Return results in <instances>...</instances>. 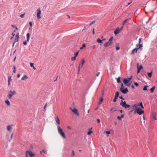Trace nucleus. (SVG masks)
I'll list each match as a JSON object with an SVG mask.
<instances>
[{"mask_svg": "<svg viewBox=\"0 0 157 157\" xmlns=\"http://www.w3.org/2000/svg\"><path fill=\"white\" fill-rule=\"evenodd\" d=\"M58 130L59 133L64 138H66L64 133L60 126H58Z\"/></svg>", "mask_w": 157, "mask_h": 157, "instance_id": "1", "label": "nucleus"}, {"mask_svg": "<svg viewBox=\"0 0 157 157\" xmlns=\"http://www.w3.org/2000/svg\"><path fill=\"white\" fill-rule=\"evenodd\" d=\"M120 105H121L122 107H124L125 109L128 108L130 106V105L127 104L125 101H123L122 100L121 101Z\"/></svg>", "mask_w": 157, "mask_h": 157, "instance_id": "2", "label": "nucleus"}, {"mask_svg": "<svg viewBox=\"0 0 157 157\" xmlns=\"http://www.w3.org/2000/svg\"><path fill=\"white\" fill-rule=\"evenodd\" d=\"M16 92L15 90L12 91L11 90H10V94H9L7 95V97L9 99H11V97L14 95L16 94Z\"/></svg>", "mask_w": 157, "mask_h": 157, "instance_id": "3", "label": "nucleus"}, {"mask_svg": "<svg viewBox=\"0 0 157 157\" xmlns=\"http://www.w3.org/2000/svg\"><path fill=\"white\" fill-rule=\"evenodd\" d=\"M37 17L38 19H40L41 18V17L40 16L41 14V10L40 9V8L38 9L37 10Z\"/></svg>", "mask_w": 157, "mask_h": 157, "instance_id": "4", "label": "nucleus"}, {"mask_svg": "<svg viewBox=\"0 0 157 157\" xmlns=\"http://www.w3.org/2000/svg\"><path fill=\"white\" fill-rule=\"evenodd\" d=\"M144 113V111L142 110L140 108H137V113L139 114L140 115H141Z\"/></svg>", "mask_w": 157, "mask_h": 157, "instance_id": "5", "label": "nucleus"}, {"mask_svg": "<svg viewBox=\"0 0 157 157\" xmlns=\"http://www.w3.org/2000/svg\"><path fill=\"white\" fill-rule=\"evenodd\" d=\"M121 91L122 93L124 94H127L128 92V89L127 88H125L124 89H122L121 90Z\"/></svg>", "mask_w": 157, "mask_h": 157, "instance_id": "6", "label": "nucleus"}, {"mask_svg": "<svg viewBox=\"0 0 157 157\" xmlns=\"http://www.w3.org/2000/svg\"><path fill=\"white\" fill-rule=\"evenodd\" d=\"M73 112L77 116H78L79 113H78L77 109L74 108V109L72 110Z\"/></svg>", "mask_w": 157, "mask_h": 157, "instance_id": "7", "label": "nucleus"}, {"mask_svg": "<svg viewBox=\"0 0 157 157\" xmlns=\"http://www.w3.org/2000/svg\"><path fill=\"white\" fill-rule=\"evenodd\" d=\"M120 31V30H119V28H118L114 32V33L115 35H116L119 33V32Z\"/></svg>", "mask_w": 157, "mask_h": 157, "instance_id": "8", "label": "nucleus"}, {"mask_svg": "<svg viewBox=\"0 0 157 157\" xmlns=\"http://www.w3.org/2000/svg\"><path fill=\"white\" fill-rule=\"evenodd\" d=\"M123 81L125 85H126L129 82L128 80L126 78H124Z\"/></svg>", "mask_w": 157, "mask_h": 157, "instance_id": "9", "label": "nucleus"}, {"mask_svg": "<svg viewBox=\"0 0 157 157\" xmlns=\"http://www.w3.org/2000/svg\"><path fill=\"white\" fill-rule=\"evenodd\" d=\"M112 44V43L111 42H109V41H108L107 42L104 44V46L105 47H106Z\"/></svg>", "mask_w": 157, "mask_h": 157, "instance_id": "10", "label": "nucleus"}, {"mask_svg": "<svg viewBox=\"0 0 157 157\" xmlns=\"http://www.w3.org/2000/svg\"><path fill=\"white\" fill-rule=\"evenodd\" d=\"M56 121L58 124H60L59 119L58 116H57L56 118Z\"/></svg>", "mask_w": 157, "mask_h": 157, "instance_id": "11", "label": "nucleus"}, {"mask_svg": "<svg viewBox=\"0 0 157 157\" xmlns=\"http://www.w3.org/2000/svg\"><path fill=\"white\" fill-rule=\"evenodd\" d=\"M12 125H8L7 126L6 129L8 131H10L12 128Z\"/></svg>", "mask_w": 157, "mask_h": 157, "instance_id": "12", "label": "nucleus"}, {"mask_svg": "<svg viewBox=\"0 0 157 157\" xmlns=\"http://www.w3.org/2000/svg\"><path fill=\"white\" fill-rule=\"evenodd\" d=\"M85 63V61L84 59H82L81 61V68H82V67L83 66Z\"/></svg>", "mask_w": 157, "mask_h": 157, "instance_id": "13", "label": "nucleus"}, {"mask_svg": "<svg viewBox=\"0 0 157 157\" xmlns=\"http://www.w3.org/2000/svg\"><path fill=\"white\" fill-rule=\"evenodd\" d=\"M19 38V36L18 35V33L15 36V41L17 42L18 41V39Z\"/></svg>", "mask_w": 157, "mask_h": 157, "instance_id": "14", "label": "nucleus"}, {"mask_svg": "<svg viewBox=\"0 0 157 157\" xmlns=\"http://www.w3.org/2000/svg\"><path fill=\"white\" fill-rule=\"evenodd\" d=\"M35 154L34 153H33L30 151V152L29 153V155L30 156V157H33V156H34Z\"/></svg>", "mask_w": 157, "mask_h": 157, "instance_id": "15", "label": "nucleus"}, {"mask_svg": "<svg viewBox=\"0 0 157 157\" xmlns=\"http://www.w3.org/2000/svg\"><path fill=\"white\" fill-rule=\"evenodd\" d=\"M137 50L138 49L137 48H135L133 49L132 51L131 54H133L135 52H136V53L137 51Z\"/></svg>", "mask_w": 157, "mask_h": 157, "instance_id": "16", "label": "nucleus"}, {"mask_svg": "<svg viewBox=\"0 0 157 157\" xmlns=\"http://www.w3.org/2000/svg\"><path fill=\"white\" fill-rule=\"evenodd\" d=\"M5 103L8 106H10V104L9 101L8 100H6L5 101Z\"/></svg>", "mask_w": 157, "mask_h": 157, "instance_id": "17", "label": "nucleus"}, {"mask_svg": "<svg viewBox=\"0 0 157 157\" xmlns=\"http://www.w3.org/2000/svg\"><path fill=\"white\" fill-rule=\"evenodd\" d=\"M103 100V97H102L101 98H100L99 99V105H100L101 104V102H102Z\"/></svg>", "mask_w": 157, "mask_h": 157, "instance_id": "18", "label": "nucleus"}, {"mask_svg": "<svg viewBox=\"0 0 157 157\" xmlns=\"http://www.w3.org/2000/svg\"><path fill=\"white\" fill-rule=\"evenodd\" d=\"M119 95V92L118 91H117L114 97L118 98Z\"/></svg>", "mask_w": 157, "mask_h": 157, "instance_id": "19", "label": "nucleus"}, {"mask_svg": "<svg viewBox=\"0 0 157 157\" xmlns=\"http://www.w3.org/2000/svg\"><path fill=\"white\" fill-rule=\"evenodd\" d=\"M136 46H137V49H138L142 47H143V45H142V44H139V45H138V44H137L136 45Z\"/></svg>", "mask_w": 157, "mask_h": 157, "instance_id": "20", "label": "nucleus"}, {"mask_svg": "<svg viewBox=\"0 0 157 157\" xmlns=\"http://www.w3.org/2000/svg\"><path fill=\"white\" fill-rule=\"evenodd\" d=\"M137 69H139L140 70H141V69L143 68V67L141 65H140V67H139V63L137 64Z\"/></svg>", "mask_w": 157, "mask_h": 157, "instance_id": "21", "label": "nucleus"}, {"mask_svg": "<svg viewBox=\"0 0 157 157\" xmlns=\"http://www.w3.org/2000/svg\"><path fill=\"white\" fill-rule=\"evenodd\" d=\"M28 77L26 75H24L21 78L22 80H25V79H27Z\"/></svg>", "mask_w": 157, "mask_h": 157, "instance_id": "22", "label": "nucleus"}, {"mask_svg": "<svg viewBox=\"0 0 157 157\" xmlns=\"http://www.w3.org/2000/svg\"><path fill=\"white\" fill-rule=\"evenodd\" d=\"M26 36H27V41L29 42V37H30V34L29 33H27Z\"/></svg>", "mask_w": 157, "mask_h": 157, "instance_id": "23", "label": "nucleus"}, {"mask_svg": "<svg viewBox=\"0 0 157 157\" xmlns=\"http://www.w3.org/2000/svg\"><path fill=\"white\" fill-rule=\"evenodd\" d=\"M30 152V151L29 150L26 151L25 153V156L26 157H28V155H29V153Z\"/></svg>", "mask_w": 157, "mask_h": 157, "instance_id": "24", "label": "nucleus"}, {"mask_svg": "<svg viewBox=\"0 0 157 157\" xmlns=\"http://www.w3.org/2000/svg\"><path fill=\"white\" fill-rule=\"evenodd\" d=\"M97 42H98V43H102V40H101L99 38H98V39H97Z\"/></svg>", "mask_w": 157, "mask_h": 157, "instance_id": "25", "label": "nucleus"}, {"mask_svg": "<svg viewBox=\"0 0 157 157\" xmlns=\"http://www.w3.org/2000/svg\"><path fill=\"white\" fill-rule=\"evenodd\" d=\"M30 67H33V69L34 70H36V68H35V67L34 66V64H33V63H30Z\"/></svg>", "mask_w": 157, "mask_h": 157, "instance_id": "26", "label": "nucleus"}, {"mask_svg": "<svg viewBox=\"0 0 157 157\" xmlns=\"http://www.w3.org/2000/svg\"><path fill=\"white\" fill-rule=\"evenodd\" d=\"M152 71H151V72L148 73V74H147L148 75L149 78H151V77L152 75Z\"/></svg>", "mask_w": 157, "mask_h": 157, "instance_id": "27", "label": "nucleus"}, {"mask_svg": "<svg viewBox=\"0 0 157 157\" xmlns=\"http://www.w3.org/2000/svg\"><path fill=\"white\" fill-rule=\"evenodd\" d=\"M155 86H154L151 88V89H150L151 93H152L153 92L154 90H155Z\"/></svg>", "mask_w": 157, "mask_h": 157, "instance_id": "28", "label": "nucleus"}, {"mask_svg": "<svg viewBox=\"0 0 157 157\" xmlns=\"http://www.w3.org/2000/svg\"><path fill=\"white\" fill-rule=\"evenodd\" d=\"M42 152H43L44 154H46L47 152V150H43L42 151H40V153L42 155Z\"/></svg>", "mask_w": 157, "mask_h": 157, "instance_id": "29", "label": "nucleus"}, {"mask_svg": "<svg viewBox=\"0 0 157 157\" xmlns=\"http://www.w3.org/2000/svg\"><path fill=\"white\" fill-rule=\"evenodd\" d=\"M85 47H86V44H84L82 45V46L80 48V50H82L83 48H85Z\"/></svg>", "mask_w": 157, "mask_h": 157, "instance_id": "30", "label": "nucleus"}, {"mask_svg": "<svg viewBox=\"0 0 157 157\" xmlns=\"http://www.w3.org/2000/svg\"><path fill=\"white\" fill-rule=\"evenodd\" d=\"M80 64H79V65L78 67L77 74H78L79 73L80 70Z\"/></svg>", "mask_w": 157, "mask_h": 157, "instance_id": "31", "label": "nucleus"}, {"mask_svg": "<svg viewBox=\"0 0 157 157\" xmlns=\"http://www.w3.org/2000/svg\"><path fill=\"white\" fill-rule=\"evenodd\" d=\"M124 87L123 86V83H122L121 84V87L120 88V90L122 89H124Z\"/></svg>", "mask_w": 157, "mask_h": 157, "instance_id": "32", "label": "nucleus"}, {"mask_svg": "<svg viewBox=\"0 0 157 157\" xmlns=\"http://www.w3.org/2000/svg\"><path fill=\"white\" fill-rule=\"evenodd\" d=\"M139 105L142 108H143V109L144 108V107L143 105L142 102H141L139 104Z\"/></svg>", "mask_w": 157, "mask_h": 157, "instance_id": "33", "label": "nucleus"}, {"mask_svg": "<svg viewBox=\"0 0 157 157\" xmlns=\"http://www.w3.org/2000/svg\"><path fill=\"white\" fill-rule=\"evenodd\" d=\"M113 36H112L111 37L110 39H109V42H111L112 43V40H113Z\"/></svg>", "mask_w": 157, "mask_h": 157, "instance_id": "34", "label": "nucleus"}, {"mask_svg": "<svg viewBox=\"0 0 157 157\" xmlns=\"http://www.w3.org/2000/svg\"><path fill=\"white\" fill-rule=\"evenodd\" d=\"M121 78L120 77H119L117 78V83H120L121 82V80H120Z\"/></svg>", "mask_w": 157, "mask_h": 157, "instance_id": "35", "label": "nucleus"}, {"mask_svg": "<svg viewBox=\"0 0 157 157\" xmlns=\"http://www.w3.org/2000/svg\"><path fill=\"white\" fill-rule=\"evenodd\" d=\"M148 87L147 86H145L144 88H143V90H147V87Z\"/></svg>", "mask_w": 157, "mask_h": 157, "instance_id": "36", "label": "nucleus"}, {"mask_svg": "<svg viewBox=\"0 0 157 157\" xmlns=\"http://www.w3.org/2000/svg\"><path fill=\"white\" fill-rule=\"evenodd\" d=\"M128 19H126L123 22L122 25H124V24L126 23V22L127 21Z\"/></svg>", "mask_w": 157, "mask_h": 157, "instance_id": "37", "label": "nucleus"}, {"mask_svg": "<svg viewBox=\"0 0 157 157\" xmlns=\"http://www.w3.org/2000/svg\"><path fill=\"white\" fill-rule=\"evenodd\" d=\"M76 57L74 56V57H72L71 58V60L72 61L75 60L76 59Z\"/></svg>", "mask_w": 157, "mask_h": 157, "instance_id": "38", "label": "nucleus"}, {"mask_svg": "<svg viewBox=\"0 0 157 157\" xmlns=\"http://www.w3.org/2000/svg\"><path fill=\"white\" fill-rule=\"evenodd\" d=\"M75 155V152L74 150H72V155H71V156L72 157H73Z\"/></svg>", "mask_w": 157, "mask_h": 157, "instance_id": "39", "label": "nucleus"}, {"mask_svg": "<svg viewBox=\"0 0 157 157\" xmlns=\"http://www.w3.org/2000/svg\"><path fill=\"white\" fill-rule=\"evenodd\" d=\"M92 132H93L91 130H90L89 132H88L87 135H90L92 133Z\"/></svg>", "mask_w": 157, "mask_h": 157, "instance_id": "40", "label": "nucleus"}, {"mask_svg": "<svg viewBox=\"0 0 157 157\" xmlns=\"http://www.w3.org/2000/svg\"><path fill=\"white\" fill-rule=\"evenodd\" d=\"M117 98L114 97V98L113 99V102H116L117 101Z\"/></svg>", "mask_w": 157, "mask_h": 157, "instance_id": "41", "label": "nucleus"}, {"mask_svg": "<svg viewBox=\"0 0 157 157\" xmlns=\"http://www.w3.org/2000/svg\"><path fill=\"white\" fill-rule=\"evenodd\" d=\"M95 22V21H94L91 22V23L89 24V26H91L92 24L94 23Z\"/></svg>", "mask_w": 157, "mask_h": 157, "instance_id": "42", "label": "nucleus"}, {"mask_svg": "<svg viewBox=\"0 0 157 157\" xmlns=\"http://www.w3.org/2000/svg\"><path fill=\"white\" fill-rule=\"evenodd\" d=\"M11 76H9L8 78V81H12V79H11Z\"/></svg>", "mask_w": 157, "mask_h": 157, "instance_id": "43", "label": "nucleus"}, {"mask_svg": "<svg viewBox=\"0 0 157 157\" xmlns=\"http://www.w3.org/2000/svg\"><path fill=\"white\" fill-rule=\"evenodd\" d=\"M105 133L108 134L107 136H109V134L110 133V132L109 131H106Z\"/></svg>", "mask_w": 157, "mask_h": 157, "instance_id": "44", "label": "nucleus"}, {"mask_svg": "<svg viewBox=\"0 0 157 157\" xmlns=\"http://www.w3.org/2000/svg\"><path fill=\"white\" fill-rule=\"evenodd\" d=\"M117 119L119 121H121L122 120V118L120 117V116H118L117 117Z\"/></svg>", "mask_w": 157, "mask_h": 157, "instance_id": "45", "label": "nucleus"}, {"mask_svg": "<svg viewBox=\"0 0 157 157\" xmlns=\"http://www.w3.org/2000/svg\"><path fill=\"white\" fill-rule=\"evenodd\" d=\"M79 51L76 52L75 54V56L76 57L78 55Z\"/></svg>", "mask_w": 157, "mask_h": 157, "instance_id": "46", "label": "nucleus"}, {"mask_svg": "<svg viewBox=\"0 0 157 157\" xmlns=\"http://www.w3.org/2000/svg\"><path fill=\"white\" fill-rule=\"evenodd\" d=\"M25 13L21 14L20 15V17L21 18H23L25 15Z\"/></svg>", "mask_w": 157, "mask_h": 157, "instance_id": "47", "label": "nucleus"}, {"mask_svg": "<svg viewBox=\"0 0 157 157\" xmlns=\"http://www.w3.org/2000/svg\"><path fill=\"white\" fill-rule=\"evenodd\" d=\"M134 84L136 86H137L139 85V84L137 82H135Z\"/></svg>", "mask_w": 157, "mask_h": 157, "instance_id": "48", "label": "nucleus"}, {"mask_svg": "<svg viewBox=\"0 0 157 157\" xmlns=\"http://www.w3.org/2000/svg\"><path fill=\"white\" fill-rule=\"evenodd\" d=\"M120 47L118 46H117L116 47V50L117 51L120 49Z\"/></svg>", "mask_w": 157, "mask_h": 157, "instance_id": "49", "label": "nucleus"}, {"mask_svg": "<svg viewBox=\"0 0 157 157\" xmlns=\"http://www.w3.org/2000/svg\"><path fill=\"white\" fill-rule=\"evenodd\" d=\"M132 76L131 77H130L129 78H128L127 79V80H128V81L129 82L132 79Z\"/></svg>", "mask_w": 157, "mask_h": 157, "instance_id": "50", "label": "nucleus"}, {"mask_svg": "<svg viewBox=\"0 0 157 157\" xmlns=\"http://www.w3.org/2000/svg\"><path fill=\"white\" fill-rule=\"evenodd\" d=\"M97 123H99L100 122V120L99 119H98L97 120Z\"/></svg>", "mask_w": 157, "mask_h": 157, "instance_id": "51", "label": "nucleus"}, {"mask_svg": "<svg viewBox=\"0 0 157 157\" xmlns=\"http://www.w3.org/2000/svg\"><path fill=\"white\" fill-rule=\"evenodd\" d=\"M23 44L24 45H26L27 44V41H24L23 42Z\"/></svg>", "mask_w": 157, "mask_h": 157, "instance_id": "52", "label": "nucleus"}, {"mask_svg": "<svg viewBox=\"0 0 157 157\" xmlns=\"http://www.w3.org/2000/svg\"><path fill=\"white\" fill-rule=\"evenodd\" d=\"M119 98L122 99V100H124V99L122 97V96H120L119 97Z\"/></svg>", "mask_w": 157, "mask_h": 157, "instance_id": "53", "label": "nucleus"}, {"mask_svg": "<svg viewBox=\"0 0 157 157\" xmlns=\"http://www.w3.org/2000/svg\"><path fill=\"white\" fill-rule=\"evenodd\" d=\"M29 24L30 26L31 27H32V22H31V21L29 23Z\"/></svg>", "mask_w": 157, "mask_h": 157, "instance_id": "54", "label": "nucleus"}, {"mask_svg": "<svg viewBox=\"0 0 157 157\" xmlns=\"http://www.w3.org/2000/svg\"><path fill=\"white\" fill-rule=\"evenodd\" d=\"M137 108H135V111H134V114H135L136 113H137Z\"/></svg>", "mask_w": 157, "mask_h": 157, "instance_id": "55", "label": "nucleus"}, {"mask_svg": "<svg viewBox=\"0 0 157 157\" xmlns=\"http://www.w3.org/2000/svg\"><path fill=\"white\" fill-rule=\"evenodd\" d=\"M123 29V26H121L120 29L119 30H120V31H121L122 30V29Z\"/></svg>", "mask_w": 157, "mask_h": 157, "instance_id": "56", "label": "nucleus"}, {"mask_svg": "<svg viewBox=\"0 0 157 157\" xmlns=\"http://www.w3.org/2000/svg\"><path fill=\"white\" fill-rule=\"evenodd\" d=\"M96 46L95 45H94L92 46V48L93 49H94L96 48Z\"/></svg>", "mask_w": 157, "mask_h": 157, "instance_id": "57", "label": "nucleus"}, {"mask_svg": "<svg viewBox=\"0 0 157 157\" xmlns=\"http://www.w3.org/2000/svg\"><path fill=\"white\" fill-rule=\"evenodd\" d=\"M92 33L93 35H94L95 33L94 29H93Z\"/></svg>", "mask_w": 157, "mask_h": 157, "instance_id": "58", "label": "nucleus"}, {"mask_svg": "<svg viewBox=\"0 0 157 157\" xmlns=\"http://www.w3.org/2000/svg\"><path fill=\"white\" fill-rule=\"evenodd\" d=\"M131 83H129L127 84L126 85V86H130Z\"/></svg>", "mask_w": 157, "mask_h": 157, "instance_id": "59", "label": "nucleus"}, {"mask_svg": "<svg viewBox=\"0 0 157 157\" xmlns=\"http://www.w3.org/2000/svg\"><path fill=\"white\" fill-rule=\"evenodd\" d=\"M141 38H140L139 39V44H140L141 43Z\"/></svg>", "mask_w": 157, "mask_h": 157, "instance_id": "60", "label": "nucleus"}, {"mask_svg": "<svg viewBox=\"0 0 157 157\" xmlns=\"http://www.w3.org/2000/svg\"><path fill=\"white\" fill-rule=\"evenodd\" d=\"M20 74H18L17 75V77L19 78L20 77Z\"/></svg>", "mask_w": 157, "mask_h": 157, "instance_id": "61", "label": "nucleus"}, {"mask_svg": "<svg viewBox=\"0 0 157 157\" xmlns=\"http://www.w3.org/2000/svg\"><path fill=\"white\" fill-rule=\"evenodd\" d=\"M132 2H130L128 3V5H127L126 6H128V5H129L130 4H131L132 3Z\"/></svg>", "mask_w": 157, "mask_h": 157, "instance_id": "62", "label": "nucleus"}, {"mask_svg": "<svg viewBox=\"0 0 157 157\" xmlns=\"http://www.w3.org/2000/svg\"><path fill=\"white\" fill-rule=\"evenodd\" d=\"M124 114H122V115H121V116H120V117H121V118H123V117H124Z\"/></svg>", "mask_w": 157, "mask_h": 157, "instance_id": "63", "label": "nucleus"}, {"mask_svg": "<svg viewBox=\"0 0 157 157\" xmlns=\"http://www.w3.org/2000/svg\"><path fill=\"white\" fill-rule=\"evenodd\" d=\"M138 69V70H137V73H139V72H140V69Z\"/></svg>", "mask_w": 157, "mask_h": 157, "instance_id": "64", "label": "nucleus"}]
</instances>
